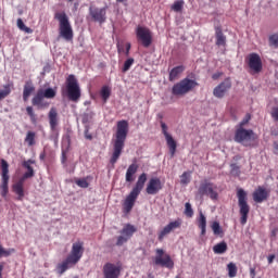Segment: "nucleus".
Listing matches in <instances>:
<instances>
[{
	"label": "nucleus",
	"instance_id": "1",
	"mask_svg": "<svg viewBox=\"0 0 278 278\" xmlns=\"http://www.w3.org/2000/svg\"><path fill=\"white\" fill-rule=\"evenodd\" d=\"M127 134H129V123L125 119L117 122L115 139H113V154L110 160L112 166L118 162V159L123 153V149H125V140H127Z\"/></svg>",
	"mask_w": 278,
	"mask_h": 278
},
{
	"label": "nucleus",
	"instance_id": "2",
	"mask_svg": "<svg viewBox=\"0 0 278 278\" xmlns=\"http://www.w3.org/2000/svg\"><path fill=\"white\" fill-rule=\"evenodd\" d=\"M144 184H147V174L142 173L139 177L138 180L130 191V193L126 197L124 201V212L126 214H129L131 210H134V205H136V200L138 197H140V193L144 189Z\"/></svg>",
	"mask_w": 278,
	"mask_h": 278
},
{
	"label": "nucleus",
	"instance_id": "3",
	"mask_svg": "<svg viewBox=\"0 0 278 278\" xmlns=\"http://www.w3.org/2000/svg\"><path fill=\"white\" fill-rule=\"evenodd\" d=\"M54 18L59 21V36L66 40V42H71L73 40V26H71V22L68 21V15L64 12L55 13Z\"/></svg>",
	"mask_w": 278,
	"mask_h": 278
},
{
	"label": "nucleus",
	"instance_id": "4",
	"mask_svg": "<svg viewBox=\"0 0 278 278\" xmlns=\"http://www.w3.org/2000/svg\"><path fill=\"white\" fill-rule=\"evenodd\" d=\"M237 199L239 205V214L241 216L240 223L241 225H247V220H249V212H251V206L249 205L247 191L244 189H239L237 191Z\"/></svg>",
	"mask_w": 278,
	"mask_h": 278
},
{
	"label": "nucleus",
	"instance_id": "5",
	"mask_svg": "<svg viewBox=\"0 0 278 278\" xmlns=\"http://www.w3.org/2000/svg\"><path fill=\"white\" fill-rule=\"evenodd\" d=\"M199 86L197 80L185 78L173 86L172 92L176 97H181L184 94H188L191 90H194Z\"/></svg>",
	"mask_w": 278,
	"mask_h": 278
},
{
	"label": "nucleus",
	"instance_id": "6",
	"mask_svg": "<svg viewBox=\"0 0 278 278\" xmlns=\"http://www.w3.org/2000/svg\"><path fill=\"white\" fill-rule=\"evenodd\" d=\"M256 138L257 136L252 129L238 127L235 132V142L243 144V147H251V142L255 141Z\"/></svg>",
	"mask_w": 278,
	"mask_h": 278
},
{
	"label": "nucleus",
	"instance_id": "7",
	"mask_svg": "<svg viewBox=\"0 0 278 278\" xmlns=\"http://www.w3.org/2000/svg\"><path fill=\"white\" fill-rule=\"evenodd\" d=\"M66 90L70 101L77 102L81 98V89L79 88V83H77L75 75L67 77Z\"/></svg>",
	"mask_w": 278,
	"mask_h": 278
},
{
	"label": "nucleus",
	"instance_id": "8",
	"mask_svg": "<svg viewBox=\"0 0 278 278\" xmlns=\"http://www.w3.org/2000/svg\"><path fill=\"white\" fill-rule=\"evenodd\" d=\"M198 194H200V197H210L212 201H216L218 199V186L204 180L200 184Z\"/></svg>",
	"mask_w": 278,
	"mask_h": 278
},
{
	"label": "nucleus",
	"instance_id": "9",
	"mask_svg": "<svg viewBox=\"0 0 278 278\" xmlns=\"http://www.w3.org/2000/svg\"><path fill=\"white\" fill-rule=\"evenodd\" d=\"M1 166H2V174H1V181L0 190H1V197H8L9 192V184H10V169L8 162L5 160H1Z\"/></svg>",
	"mask_w": 278,
	"mask_h": 278
},
{
	"label": "nucleus",
	"instance_id": "10",
	"mask_svg": "<svg viewBox=\"0 0 278 278\" xmlns=\"http://www.w3.org/2000/svg\"><path fill=\"white\" fill-rule=\"evenodd\" d=\"M84 241H76L72 244V250L70 255L67 256L68 261L73 264H78L79 260L84 257Z\"/></svg>",
	"mask_w": 278,
	"mask_h": 278
},
{
	"label": "nucleus",
	"instance_id": "11",
	"mask_svg": "<svg viewBox=\"0 0 278 278\" xmlns=\"http://www.w3.org/2000/svg\"><path fill=\"white\" fill-rule=\"evenodd\" d=\"M123 270V265L121 263H105L102 269L104 278H118Z\"/></svg>",
	"mask_w": 278,
	"mask_h": 278
},
{
	"label": "nucleus",
	"instance_id": "12",
	"mask_svg": "<svg viewBox=\"0 0 278 278\" xmlns=\"http://www.w3.org/2000/svg\"><path fill=\"white\" fill-rule=\"evenodd\" d=\"M137 39L141 45L146 48L151 47V42H153V36L151 35V30L143 26H138L136 29Z\"/></svg>",
	"mask_w": 278,
	"mask_h": 278
},
{
	"label": "nucleus",
	"instance_id": "13",
	"mask_svg": "<svg viewBox=\"0 0 278 278\" xmlns=\"http://www.w3.org/2000/svg\"><path fill=\"white\" fill-rule=\"evenodd\" d=\"M154 264L156 266H163L164 268H174L175 263L170 255L165 254L162 249H156V255L154 257Z\"/></svg>",
	"mask_w": 278,
	"mask_h": 278
},
{
	"label": "nucleus",
	"instance_id": "14",
	"mask_svg": "<svg viewBox=\"0 0 278 278\" xmlns=\"http://www.w3.org/2000/svg\"><path fill=\"white\" fill-rule=\"evenodd\" d=\"M89 14L94 21V23H99L100 25H103L105 21H108V8H97V7H90L89 8Z\"/></svg>",
	"mask_w": 278,
	"mask_h": 278
},
{
	"label": "nucleus",
	"instance_id": "15",
	"mask_svg": "<svg viewBox=\"0 0 278 278\" xmlns=\"http://www.w3.org/2000/svg\"><path fill=\"white\" fill-rule=\"evenodd\" d=\"M136 228L134 225L127 224L124 228L119 231L121 236L117 237L116 247H123L126 242H129L134 237V232Z\"/></svg>",
	"mask_w": 278,
	"mask_h": 278
},
{
	"label": "nucleus",
	"instance_id": "16",
	"mask_svg": "<svg viewBox=\"0 0 278 278\" xmlns=\"http://www.w3.org/2000/svg\"><path fill=\"white\" fill-rule=\"evenodd\" d=\"M160 123H161L162 134L165 137L167 147L169 149V153H170L172 157H174L175 153L177 152V142L175 141L173 136L170 134H168V126L166 125V123H164L162 121Z\"/></svg>",
	"mask_w": 278,
	"mask_h": 278
},
{
	"label": "nucleus",
	"instance_id": "17",
	"mask_svg": "<svg viewBox=\"0 0 278 278\" xmlns=\"http://www.w3.org/2000/svg\"><path fill=\"white\" fill-rule=\"evenodd\" d=\"M248 65L254 73H262V58L257 53H250L248 55Z\"/></svg>",
	"mask_w": 278,
	"mask_h": 278
},
{
	"label": "nucleus",
	"instance_id": "18",
	"mask_svg": "<svg viewBox=\"0 0 278 278\" xmlns=\"http://www.w3.org/2000/svg\"><path fill=\"white\" fill-rule=\"evenodd\" d=\"M164 188V185L162 184V180L159 177H152L148 181L146 192L147 194H157L160 190Z\"/></svg>",
	"mask_w": 278,
	"mask_h": 278
},
{
	"label": "nucleus",
	"instance_id": "19",
	"mask_svg": "<svg viewBox=\"0 0 278 278\" xmlns=\"http://www.w3.org/2000/svg\"><path fill=\"white\" fill-rule=\"evenodd\" d=\"M229 90H231V80L227 78L214 88L213 94L216 97V99H223V97H225Z\"/></svg>",
	"mask_w": 278,
	"mask_h": 278
},
{
	"label": "nucleus",
	"instance_id": "20",
	"mask_svg": "<svg viewBox=\"0 0 278 278\" xmlns=\"http://www.w3.org/2000/svg\"><path fill=\"white\" fill-rule=\"evenodd\" d=\"M179 227H181L180 219L170 222L168 225H166L159 233L160 242H162V240H164V238H166L170 231H174V229H179Z\"/></svg>",
	"mask_w": 278,
	"mask_h": 278
},
{
	"label": "nucleus",
	"instance_id": "21",
	"mask_svg": "<svg viewBox=\"0 0 278 278\" xmlns=\"http://www.w3.org/2000/svg\"><path fill=\"white\" fill-rule=\"evenodd\" d=\"M25 179L20 178V180L13 185V192L17 194V201H23L25 197V189L23 188Z\"/></svg>",
	"mask_w": 278,
	"mask_h": 278
},
{
	"label": "nucleus",
	"instance_id": "22",
	"mask_svg": "<svg viewBox=\"0 0 278 278\" xmlns=\"http://www.w3.org/2000/svg\"><path fill=\"white\" fill-rule=\"evenodd\" d=\"M266 199H268V191H266V189L258 187L253 192V200L255 203H263V201H266Z\"/></svg>",
	"mask_w": 278,
	"mask_h": 278
},
{
	"label": "nucleus",
	"instance_id": "23",
	"mask_svg": "<svg viewBox=\"0 0 278 278\" xmlns=\"http://www.w3.org/2000/svg\"><path fill=\"white\" fill-rule=\"evenodd\" d=\"M31 164H34V161L33 160H28V161H24L22 163V166L24 168L27 169L26 173H24V175L21 177V179H31V177H34L35 173H34V167H31Z\"/></svg>",
	"mask_w": 278,
	"mask_h": 278
},
{
	"label": "nucleus",
	"instance_id": "24",
	"mask_svg": "<svg viewBox=\"0 0 278 278\" xmlns=\"http://www.w3.org/2000/svg\"><path fill=\"white\" fill-rule=\"evenodd\" d=\"M76 264L73 263V261H68V257H66L65 261H63L62 263H59L56 265V273L58 275H64V271L68 270V268H71V266H75Z\"/></svg>",
	"mask_w": 278,
	"mask_h": 278
},
{
	"label": "nucleus",
	"instance_id": "25",
	"mask_svg": "<svg viewBox=\"0 0 278 278\" xmlns=\"http://www.w3.org/2000/svg\"><path fill=\"white\" fill-rule=\"evenodd\" d=\"M48 118L50 123V129L55 131V127H58V110H55V108H52L49 111Z\"/></svg>",
	"mask_w": 278,
	"mask_h": 278
},
{
	"label": "nucleus",
	"instance_id": "26",
	"mask_svg": "<svg viewBox=\"0 0 278 278\" xmlns=\"http://www.w3.org/2000/svg\"><path fill=\"white\" fill-rule=\"evenodd\" d=\"M215 38L217 47H225V45H227V37L219 27L215 28Z\"/></svg>",
	"mask_w": 278,
	"mask_h": 278
},
{
	"label": "nucleus",
	"instance_id": "27",
	"mask_svg": "<svg viewBox=\"0 0 278 278\" xmlns=\"http://www.w3.org/2000/svg\"><path fill=\"white\" fill-rule=\"evenodd\" d=\"M186 71V67L184 65H178L169 71V81H175L176 79H179V76L181 73Z\"/></svg>",
	"mask_w": 278,
	"mask_h": 278
},
{
	"label": "nucleus",
	"instance_id": "28",
	"mask_svg": "<svg viewBox=\"0 0 278 278\" xmlns=\"http://www.w3.org/2000/svg\"><path fill=\"white\" fill-rule=\"evenodd\" d=\"M136 173H138V164L132 163L128 166L126 170V181L128 184H131V181H134V175H136Z\"/></svg>",
	"mask_w": 278,
	"mask_h": 278
},
{
	"label": "nucleus",
	"instance_id": "29",
	"mask_svg": "<svg viewBox=\"0 0 278 278\" xmlns=\"http://www.w3.org/2000/svg\"><path fill=\"white\" fill-rule=\"evenodd\" d=\"M199 228L201 229V236H205L206 227H207V218L203 212H200V217L198 219Z\"/></svg>",
	"mask_w": 278,
	"mask_h": 278
},
{
	"label": "nucleus",
	"instance_id": "30",
	"mask_svg": "<svg viewBox=\"0 0 278 278\" xmlns=\"http://www.w3.org/2000/svg\"><path fill=\"white\" fill-rule=\"evenodd\" d=\"M213 253L215 255H223V253H227V242L222 241L213 247Z\"/></svg>",
	"mask_w": 278,
	"mask_h": 278
},
{
	"label": "nucleus",
	"instance_id": "31",
	"mask_svg": "<svg viewBox=\"0 0 278 278\" xmlns=\"http://www.w3.org/2000/svg\"><path fill=\"white\" fill-rule=\"evenodd\" d=\"M34 90H36V88L34 87V85L26 83L24 86V91H23V99L24 101H28L29 97H31V92H34Z\"/></svg>",
	"mask_w": 278,
	"mask_h": 278
},
{
	"label": "nucleus",
	"instance_id": "32",
	"mask_svg": "<svg viewBox=\"0 0 278 278\" xmlns=\"http://www.w3.org/2000/svg\"><path fill=\"white\" fill-rule=\"evenodd\" d=\"M42 101H45V96L40 89L37 91L36 96L33 98V105H37V108H42Z\"/></svg>",
	"mask_w": 278,
	"mask_h": 278
},
{
	"label": "nucleus",
	"instance_id": "33",
	"mask_svg": "<svg viewBox=\"0 0 278 278\" xmlns=\"http://www.w3.org/2000/svg\"><path fill=\"white\" fill-rule=\"evenodd\" d=\"M192 179V173L191 172H185L180 176V184L181 186H188Z\"/></svg>",
	"mask_w": 278,
	"mask_h": 278
},
{
	"label": "nucleus",
	"instance_id": "34",
	"mask_svg": "<svg viewBox=\"0 0 278 278\" xmlns=\"http://www.w3.org/2000/svg\"><path fill=\"white\" fill-rule=\"evenodd\" d=\"M25 142L28 144V147H34V144H36V132L28 131L26 134Z\"/></svg>",
	"mask_w": 278,
	"mask_h": 278
},
{
	"label": "nucleus",
	"instance_id": "35",
	"mask_svg": "<svg viewBox=\"0 0 278 278\" xmlns=\"http://www.w3.org/2000/svg\"><path fill=\"white\" fill-rule=\"evenodd\" d=\"M228 270V277L233 278L236 275H238V267L236 266V263H229L227 265Z\"/></svg>",
	"mask_w": 278,
	"mask_h": 278
},
{
	"label": "nucleus",
	"instance_id": "36",
	"mask_svg": "<svg viewBox=\"0 0 278 278\" xmlns=\"http://www.w3.org/2000/svg\"><path fill=\"white\" fill-rule=\"evenodd\" d=\"M17 27L21 31H25V34H33L34 30L25 25L22 18H17Z\"/></svg>",
	"mask_w": 278,
	"mask_h": 278
},
{
	"label": "nucleus",
	"instance_id": "37",
	"mask_svg": "<svg viewBox=\"0 0 278 278\" xmlns=\"http://www.w3.org/2000/svg\"><path fill=\"white\" fill-rule=\"evenodd\" d=\"M41 94H43L45 99H53L55 98V90H53V88H48L46 90L43 89H39Z\"/></svg>",
	"mask_w": 278,
	"mask_h": 278
},
{
	"label": "nucleus",
	"instance_id": "38",
	"mask_svg": "<svg viewBox=\"0 0 278 278\" xmlns=\"http://www.w3.org/2000/svg\"><path fill=\"white\" fill-rule=\"evenodd\" d=\"M100 94L105 103L110 99V94H112V91L110 90V87L104 86L102 87Z\"/></svg>",
	"mask_w": 278,
	"mask_h": 278
},
{
	"label": "nucleus",
	"instance_id": "39",
	"mask_svg": "<svg viewBox=\"0 0 278 278\" xmlns=\"http://www.w3.org/2000/svg\"><path fill=\"white\" fill-rule=\"evenodd\" d=\"M10 92H12L10 84L4 85L3 88L0 89V101H2V99H5V97L10 96Z\"/></svg>",
	"mask_w": 278,
	"mask_h": 278
},
{
	"label": "nucleus",
	"instance_id": "40",
	"mask_svg": "<svg viewBox=\"0 0 278 278\" xmlns=\"http://www.w3.org/2000/svg\"><path fill=\"white\" fill-rule=\"evenodd\" d=\"M211 227L213 229L214 236L223 235V228H220V224L218 222H214Z\"/></svg>",
	"mask_w": 278,
	"mask_h": 278
},
{
	"label": "nucleus",
	"instance_id": "41",
	"mask_svg": "<svg viewBox=\"0 0 278 278\" xmlns=\"http://www.w3.org/2000/svg\"><path fill=\"white\" fill-rule=\"evenodd\" d=\"M185 215L188 216V218H192V216H194L192 204H190L189 202L185 204Z\"/></svg>",
	"mask_w": 278,
	"mask_h": 278
},
{
	"label": "nucleus",
	"instance_id": "42",
	"mask_svg": "<svg viewBox=\"0 0 278 278\" xmlns=\"http://www.w3.org/2000/svg\"><path fill=\"white\" fill-rule=\"evenodd\" d=\"M14 253V249L5 250L3 245L0 244V257H10Z\"/></svg>",
	"mask_w": 278,
	"mask_h": 278
},
{
	"label": "nucleus",
	"instance_id": "43",
	"mask_svg": "<svg viewBox=\"0 0 278 278\" xmlns=\"http://www.w3.org/2000/svg\"><path fill=\"white\" fill-rule=\"evenodd\" d=\"M172 10L174 12H181V10H184V1H175L174 4L172 5Z\"/></svg>",
	"mask_w": 278,
	"mask_h": 278
},
{
	"label": "nucleus",
	"instance_id": "44",
	"mask_svg": "<svg viewBox=\"0 0 278 278\" xmlns=\"http://www.w3.org/2000/svg\"><path fill=\"white\" fill-rule=\"evenodd\" d=\"M269 45L270 47H275V49H278V34L269 36Z\"/></svg>",
	"mask_w": 278,
	"mask_h": 278
},
{
	"label": "nucleus",
	"instance_id": "45",
	"mask_svg": "<svg viewBox=\"0 0 278 278\" xmlns=\"http://www.w3.org/2000/svg\"><path fill=\"white\" fill-rule=\"evenodd\" d=\"M76 186H78L79 188H88V186H90L88 184V180L86 178H80V179H76L75 181Z\"/></svg>",
	"mask_w": 278,
	"mask_h": 278
},
{
	"label": "nucleus",
	"instance_id": "46",
	"mask_svg": "<svg viewBox=\"0 0 278 278\" xmlns=\"http://www.w3.org/2000/svg\"><path fill=\"white\" fill-rule=\"evenodd\" d=\"M132 65H134V59L130 58L126 60L124 63L123 73H127V71H129V68H131Z\"/></svg>",
	"mask_w": 278,
	"mask_h": 278
},
{
	"label": "nucleus",
	"instance_id": "47",
	"mask_svg": "<svg viewBox=\"0 0 278 278\" xmlns=\"http://www.w3.org/2000/svg\"><path fill=\"white\" fill-rule=\"evenodd\" d=\"M249 121H251V115L247 114L244 118L239 123L238 127L244 128V125L249 124Z\"/></svg>",
	"mask_w": 278,
	"mask_h": 278
},
{
	"label": "nucleus",
	"instance_id": "48",
	"mask_svg": "<svg viewBox=\"0 0 278 278\" xmlns=\"http://www.w3.org/2000/svg\"><path fill=\"white\" fill-rule=\"evenodd\" d=\"M26 112H27L28 116H30L31 121H36V114H34V108L27 106Z\"/></svg>",
	"mask_w": 278,
	"mask_h": 278
},
{
	"label": "nucleus",
	"instance_id": "49",
	"mask_svg": "<svg viewBox=\"0 0 278 278\" xmlns=\"http://www.w3.org/2000/svg\"><path fill=\"white\" fill-rule=\"evenodd\" d=\"M231 174L232 175H240V167L236 164H231Z\"/></svg>",
	"mask_w": 278,
	"mask_h": 278
},
{
	"label": "nucleus",
	"instance_id": "50",
	"mask_svg": "<svg viewBox=\"0 0 278 278\" xmlns=\"http://www.w3.org/2000/svg\"><path fill=\"white\" fill-rule=\"evenodd\" d=\"M271 118L278 123V106L271 110Z\"/></svg>",
	"mask_w": 278,
	"mask_h": 278
},
{
	"label": "nucleus",
	"instance_id": "51",
	"mask_svg": "<svg viewBox=\"0 0 278 278\" xmlns=\"http://www.w3.org/2000/svg\"><path fill=\"white\" fill-rule=\"evenodd\" d=\"M268 264H273V262H275V254H271L268 256Z\"/></svg>",
	"mask_w": 278,
	"mask_h": 278
},
{
	"label": "nucleus",
	"instance_id": "52",
	"mask_svg": "<svg viewBox=\"0 0 278 278\" xmlns=\"http://www.w3.org/2000/svg\"><path fill=\"white\" fill-rule=\"evenodd\" d=\"M4 266H5V263H0V278H3L2 273H3Z\"/></svg>",
	"mask_w": 278,
	"mask_h": 278
},
{
	"label": "nucleus",
	"instance_id": "53",
	"mask_svg": "<svg viewBox=\"0 0 278 278\" xmlns=\"http://www.w3.org/2000/svg\"><path fill=\"white\" fill-rule=\"evenodd\" d=\"M131 50V43L126 45V55H129V51Z\"/></svg>",
	"mask_w": 278,
	"mask_h": 278
},
{
	"label": "nucleus",
	"instance_id": "54",
	"mask_svg": "<svg viewBox=\"0 0 278 278\" xmlns=\"http://www.w3.org/2000/svg\"><path fill=\"white\" fill-rule=\"evenodd\" d=\"M274 149H275V153L278 155V142L277 141L274 142Z\"/></svg>",
	"mask_w": 278,
	"mask_h": 278
},
{
	"label": "nucleus",
	"instance_id": "55",
	"mask_svg": "<svg viewBox=\"0 0 278 278\" xmlns=\"http://www.w3.org/2000/svg\"><path fill=\"white\" fill-rule=\"evenodd\" d=\"M66 162V153L62 152V163L64 164Z\"/></svg>",
	"mask_w": 278,
	"mask_h": 278
},
{
	"label": "nucleus",
	"instance_id": "56",
	"mask_svg": "<svg viewBox=\"0 0 278 278\" xmlns=\"http://www.w3.org/2000/svg\"><path fill=\"white\" fill-rule=\"evenodd\" d=\"M250 275L252 278H255V269L254 268L250 269Z\"/></svg>",
	"mask_w": 278,
	"mask_h": 278
},
{
	"label": "nucleus",
	"instance_id": "57",
	"mask_svg": "<svg viewBox=\"0 0 278 278\" xmlns=\"http://www.w3.org/2000/svg\"><path fill=\"white\" fill-rule=\"evenodd\" d=\"M87 140H92V136L86 135Z\"/></svg>",
	"mask_w": 278,
	"mask_h": 278
},
{
	"label": "nucleus",
	"instance_id": "58",
	"mask_svg": "<svg viewBox=\"0 0 278 278\" xmlns=\"http://www.w3.org/2000/svg\"><path fill=\"white\" fill-rule=\"evenodd\" d=\"M125 0H116L117 3H123Z\"/></svg>",
	"mask_w": 278,
	"mask_h": 278
},
{
	"label": "nucleus",
	"instance_id": "59",
	"mask_svg": "<svg viewBox=\"0 0 278 278\" xmlns=\"http://www.w3.org/2000/svg\"><path fill=\"white\" fill-rule=\"evenodd\" d=\"M43 157H45V155H43V154H41V155H40V160H42Z\"/></svg>",
	"mask_w": 278,
	"mask_h": 278
},
{
	"label": "nucleus",
	"instance_id": "60",
	"mask_svg": "<svg viewBox=\"0 0 278 278\" xmlns=\"http://www.w3.org/2000/svg\"><path fill=\"white\" fill-rule=\"evenodd\" d=\"M175 278H180L179 276H176Z\"/></svg>",
	"mask_w": 278,
	"mask_h": 278
},
{
	"label": "nucleus",
	"instance_id": "61",
	"mask_svg": "<svg viewBox=\"0 0 278 278\" xmlns=\"http://www.w3.org/2000/svg\"><path fill=\"white\" fill-rule=\"evenodd\" d=\"M70 2H72L73 0H68Z\"/></svg>",
	"mask_w": 278,
	"mask_h": 278
}]
</instances>
